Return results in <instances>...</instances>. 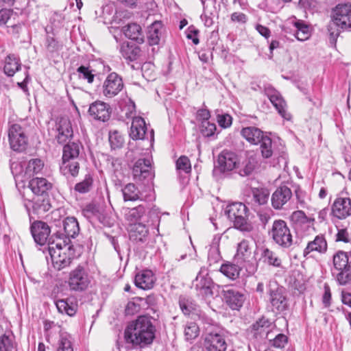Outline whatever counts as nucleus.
I'll return each mask as SVG.
<instances>
[{"instance_id": "16", "label": "nucleus", "mask_w": 351, "mask_h": 351, "mask_svg": "<svg viewBox=\"0 0 351 351\" xmlns=\"http://www.w3.org/2000/svg\"><path fill=\"white\" fill-rule=\"evenodd\" d=\"M56 138L60 143H66L73 137V131L70 120L66 117H60L56 123Z\"/></svg>"}, {"instance_id": "21", "label": "nucleus", "mask_w": 351, "mask_h": 351, "mask_svg": "<svg viewBox=\"0 0 351 351\" xmlns=\"http://www.w3.org/2000/svg\"><path fill=\"white\" fill-rule=\"evenodd\" d=\"M29 187L36 195L49 196L51 184L45 178H36L29 181Z\"/></svg>"}, {"instance_id": "47", "label": "nucleus", "mask_w": 351, "mask_h": 351, "mask_svg": "<svg viewBox=\"0 0 351 351\" xmlns=\"http://www.w3.org/2000/svg\"><path fill=\"white\" fill-rule=\"evenodd\" d=\"M89 66L81 65L76 69V74L80 80H86L88 84L94 82L95 75Z\"/></svg>"}, {"instance_id": "51", "label": "nucleus", "mask_w": 351, "mask_h": 351, "mask_svg": "<svg viewBox=\"0 0 351 351\" xmlns=\"http://www.w3.org/2000/svg\"><path fill=\"white\" fill-rule=\"evenodd\" d=\"M0 351H16L12 335H3L0 337Z\"/></svg>"}, {"instance_id": "49", "label": "nucleus", "mask_w": 351, "mask_h": 351, "mask_svg": "<svg viewBox=\"0 0 351 351\" xmlns=\"http://www.w3.org/2000/svg\"><path fill=\"white\" fill-rule=\"evenodd\" d=\"M44 167V163L39 158H34L28 162L26 167L25 174L31 176L34 174H37L41 171Z\"/></svg>"}, {"instance_id": "5", "label": "nucleus", "mask_w": 351, "mask_h": 351, "mask_svg": "<svg viewBox=\"0 0 351 351\" xmlns=\"http://www.w3.org/2000/svg\"><path fill=\"white\" fill-rule=\"evenodd\" d=\"M8 141L10 148L15 152H21L26 149L28 138L25 129L18 123H14L8 128Z\"/></svg>"}, {"instance_id": "53", "label": "nucleus", "mask_w": 351, "mask_h": 351, "mask_svg": "<svg viewBox=\"0 0 351 351\" xmlns=\"http://www.w3.org/2000/svg\"><path fill=\"white\" fill-rule=\"evenodd\" d=\"M109 142L112 149H118L123 145L124 138L118 131L114 130L109 133Z\"/></svg>"}, {"instance_id": "33", "label": "nucleus", "mask_w": 351, "mask_h": 351, "mask_svg": "<svg viewBox=\"0 0 351 351\" xmlns=\"http://www.w3.org/2000/svg\"><path fill=\"white\" fill-rule=\"evenodd\" d=\"M162 23L160 21H156L148 27L147 40L150 45H156L159 43Z\"/></svg>"}, {"instance_id": "56", "label": "nucleus", "mask_w": 351, "mask_h": 351, "mask_svg": "<svg viewBox=\"0 0 351 351\" xmlns=\"http://www.w3.org/2000/svg\"><path fill=\"white\" fill-rule=\"evenodd\" d=\"M216 129V125L214 123H210L209 121H204L201 123L200 131L204 136L209 137L213 136Z\"/></svg>"}, {"instance_id": "40", "label": "nucleus", "mask_w": 351, "mask_h": 351, "mask_svg": "<svg viewBox=\"0 0 351 351\" xmlns=\"http://www.w3.org/2000/svg\"><path fill=\"white\" fill-rule=\"evenodd\" d=\"M21 67L20 60L14 55L10 54L5 59L4 72L8 76H13Z\"/></svg>"}, {"instance_id": "28", "label": "nucleus", "mask_w": 351, "mask_h": 351, "mask_svg": "<svg viewBox=\"0 0 351 351\" xmlns=\"http://www.w3.org/2000/svg\"><path fill=\"white\" fill-rule=\"evenodd\" d=\"M141 50L136 45L128 42H123L120 45V53L124 58L130 61H134L141 56Z\"/></svg>"}, {"instance_id": "19", "label": "nucleus", "mask_w": 351, "mask_h": 351, "mask_svg": "<svg viewBox=\"0 0 351 351\" xmlns=\"http://www.w3.org/2000/svg\"><path fill=\"white\" fill-rule=\"evenodd\" d=\"M332 214L339 219L351 215V199H335L332 205Z\"/></svg>"}, {"instance_id": "45", "label": "nucleus", "mask_w": 351, "mask_h": 351, "mask_svg": "<svg viewBox=\"0 0 351 351\" xmlns=\"http://www.w3.org/2000/svg\"><path fill=\"white\" fill-rule=\"evenodd\" d=\"M57 351H73L72 337L70 334L64 331L60 332Z\"/></svg>"}, {"instance_id": "29", "label": "nucleus", "mask_w": 351, "mask_h": 351, "mask_svg": "<svg viewBox=\"0 0 351 351\" xmlns=\"http://www.w3.org/2000/svg\"><path fill=\"white\" fill-rule=\"evenodd\" d=\"M83 146L80 142H70L63 147L62 161L75 160L80 155Z\"/></svg>"}, {"instance_id": "58", "label": "nucleus", "mask_w": 351, "mask_h": 351, "mask_svg": "<svg viewBox=\"0 0 351 351\" xmlns=\"http://www.w3.org/2000/svg\"><path fill=\"white\" fill-rule=\"evenodd\" d=\"M176 168L186 173L190 171L191 167L189 159L186 156H180L176 161Z\"/></svg>"}, {"instance_id": "62", "label": "nucleus", "mask_w": 351, "mask_h": 351, "mask_svg": "<svg viewBox=\"0 0 351 351\" xmlns=\"http://www.w3.org/2000/svg\"><path fill=\"white\" fill-rule=\"evenodd\" d=\"M232 117L228 114H219L217 116V121L219 125L223 128H226L231 125L232 124Z\"/></svg>"}, {"instance_id": "12", "label": "nucleus", "mask_w": 351, "mask_h": 351, "mask_svg": "<svg viewBox=\"0 0 351 351\" xmlns=\"http://www.w3.org/2000/svg\"><path fill=\"white\" fill-rule=\"evenodd\" d=\"M132 174L136 181L152 180L154 177L149 159H138L134 165Z\"/></svg>"}, {"instance_id": "9", "label": "nucleus", "mask_w": 351, "mask_h": 351, "mask_svg": "<svg viewBox=\"0 0 351 351\" xmlns=\"http://www.w3.org/2000/svg\"><path fill=\"white\" fill-rule=\"evenodd\" d=\"M204 346L206 351H226L227 343L222 330H213L204 337Z\"/></svg>"}, {"instance_id": "57", "label": "nucleus", "mask_w": 351, "mask_h": 351, "mask_svg": "<svg viewBox=\"0 0 351 351\" xmlns=\"http://www.w3.org/2000/svg\"><path fill=\"white\" fill-rule=\"evenodd\" d=\"M337 232L336 234L335 241L337 242L342 241L349 243L351 241V234L346 228H339L337 227Z\"/></svg>"}, {"instance_id": "11", "label": "nucleus", "mask_w": 351, "mask_h": 351, "mask_svg": "<svg viewBox=\"0 0 351 351\" xmlns=\"http://www.w3.org/2000/svg\"><path fill=\"white\" fill-rule=\"evenodd\" d=\"M222 295L227 305L232 310H239L246 299L242 291L230 286L225 287Z\"/></svg>"}, {"instance_id": "59", "label": "nucleus", "mask_w": 351, "mask_h": 351, "mask_svg": "<svg viewBox=\"0 0 351 351\" xmlns=\"http://www.w3.org/2000/svg\"><path fill=\"white\" fill-rule=\"evenodd\" d=\"M288 337L282 333L278 332V334H276L275 338L274 339V343H272V346L278 348H284L285 346L287 343Z\"/></svg>"}, {"instance_id": "26", "label": "nucleus", "mask_w": 351, "mask_h": 351, "mask_svg": "<svg viewBox=\"0 0 351 351\" xmlns=\"http://www.w3.org/2000/svg\"><path fill=\"white\" fill-rule=\"evenodd\" d=\"M59 313L73 316L77 310V304L74 298L58 300L55 302Z\"/></svg>"}, {"instance_id": "37", "label": "nucleus", "mask_w": 351, "mask_h": 351, "mask_svg": "<svg viewBox=\"0 0 351 351\" xmlns=\"http://www.w3.org/2000/svg\"><path fill=\"white\" fill-rule=\"evenodd\" d=\"M296 30L295 32V38L300 41L306 40L311 36L310 27L303 21L295 19L293 22Z\"/></svg>"}, {"instance_id": "3", "label": "nucleus", "mask_w": 351, "mask_h": 351, "mask_svg": "<svg viewBox=\"0 0 351 351\" xmlns=\"http://www.w3.org/2000/svg\"><path fill=\"white\" fill-rule=\"evenodd\" d=\"M334 269L337 271L335 279L341 285L351 282V251H338L333 255Z\"/></svg>"}, {"instance_id": "23", "label": "nucleus", "mask_w": 351, "mask_h": 351, "mask_svg": "<svg viewBox=\"0 0 351 351\" xmlns=\"http://www.w3.org/2000/svg\"><path fill=\"white\" fill-rule=\"evenodd\" d=\"M155 280L156 278L151 270H143L136 275L134 282L137 287L146 290L153 287Z\"/></svg>"}, {"instance_id": "1", "label": "nucleus", "mask_w": 351, "mask_h": 351, "mask_svg": "<svg viewBox=\"0 0 351 351\" xmlns=\"http://www.w3.org/2000/svg\"><path fill=\"white\" fill-rule=\"evenodd\" d=\"M156 330L152 317L142 315L128 325L124 337L127 343L143 348L153 342Z\"/></svg>"}, {"instance_id": "7", "label": "nucleus", "mask_w": 351, "mask_h": 351, "mask_svg": "<svg viewBox=\"0 0 351 351\" xmlns=\"http://www.w3.org/2000/svg\"><path fill=\"white\" fill-rule=\"evenodd\" d=\"M90 283L87 272L83 267L79 265L70 273L69 286L71 290L83 291Z\"/></svg>"}, {"instance_id": "35", "label": "nucleus", "mask_w": 351, "mask_h": 351, "mask_svg": "<svg viewBox=\"0 0 351 351\" xmlns=\"http://www.w3.org/2000/svg\"><path fill=\"white\" fill-rule=\"evenodd\" d=\"M251 254L252 252L249 241L243 240L238 244L234 260L237 261V264H242L250 257Z\"/></svg>"}, {"instance_id": "41", "label": "nucleus", "mask_w": 351, "mask_h": 351, "mask_svg": "<svg viewBox=\"0 0 351 351\" xmlns=\"http://www.w3.org/2000/svg\"><path fill=\"white\" fill-rule=\"evenodd\" d=\"M105 210V206L99 202H93L85 206L83 208L84 215L90 217L91 216H95L99 219L103 215Z\"/></svg>"}, {"instance_id": "18", "label": "nucleus", "mask_w": 351, "mask_h": 351, "mask_svg": "<svg viewBox=\"0 0 351 351\" xmlns=\"http://www.w3.org/2000/svg\"><path fill=\"white\" fill-rule=\"evenodd\" d=\"M32 235L35 242L40 245H44L49 239L50 228L49 226L41 221H34L30 227Z\"/></svg>"}, {"instance_id": "48", "label": "nucleus", "mask_w": 351, "mask_h": 351, "mask_svg": "<svg viewBox=\"0 0 351 351\" xmlns=\"http://www.w3.org/2000/svg\"><path fill=\"white\" fill-rule=\"evenodd\" d=\"M341 28L339 23L335 20V18L332 16L331 21L329 22L328 25V32L329 33V39L330 42L332 44H335L336 40L339 36Z\"/></svg>"}, {"instance_id": "13", "label": "nucleus", "mask_w": 351, "mask_h": 351, "mask_svg": "<svg viewBox=\"0 0 351 351\" xmlns=\"http://www.w3.org/2000/svg\"><path fill=\"white\" fill-rule=\"evenodd\" d=\"M130 136L133 140L150 139L154 141V130L147 132V126L145 120L141 117H135L132 119V125L130 131Z\"/></svg>"}, {"instance_id": "54", "label": "nucleus", "mask_w": 351, "mask_h": 351, "mask_svg": "<svg viewBox=\"0 0 351 351\" xmlns=\"http://www.w3.org/2000/svg\"><path fill=\"white\" fill-rule=\"evenodd\" d=\"M199 327L195 322L188 323L184 328V336L187 341L193 340L199 335Z\"/></svg>"}, {"instance_id": "24", "label": "nucleus", "mask_w": 351, "mask_h": 351, "mask_svg": "<svg viewBox=\"0 0 351 351\" xmlns=\"http://www.w3.org/2000/svg\"><path fill=\"white\" fill-rule=\"evenodd\" d=\"M247 208L244 204L234 202L227 205L225 213L230 219L234 221L247 217Z\"/></svg>"}, {"instance_id": "27", "label": "nucleus", "mask_w": 351, "mask_h": 351, "mask_svg": "<svg viewBox=\"0 0 351 351\" xmlns=\"http://www.w3.org/2000/svg\"><path fill=\"white\" fill-rule=\"evenodd\" d=\"M123 33L125 36L129 39L136 41L138 43L144 42V36L142 32L141 27L136 23H132L124 26Z\"/></svg>"}, {"instance_id": "22", "label": "nucleus", "mask_w": 351, "mask_h": 351, "mask_svg": "<svg viewBox=\"0 0 351 351\" xmlns=\"http://www.w3.org/2000/svg\"><path fill=\"white\" fill-rule=\"evenodd\" d=\"M149 230L145 225L138 223L130 224V239L136 243H143L148 238Z\"/></svg>"}, {"instance_id": "55", "label": "nucleus", "mask_w": 351, "mask_h": 351, "mask_svg": "<svg viewBox=\"0 0 351 351\" xmlns=\"http://www.w3.org/2000/svg\"><path fill=\"white\" fill-rule=\"evenodd\" d=\"M234 226L237 229L243 232L249 233L254 230L253 225L247 221L246 217L234 220Z\"/></svg>"}, {"instance_id": "10", "label": "nucleus", "mask_w": 351, "mask_h": 351, "mask_svg": "<svg viewBox=\"0 0 351 351\" xmlns=\"http://www.w3.org/2000/svg\"><path fill=\"white\" fill-rule=\"evenodd\" d=\"M193 286L198 295L206 298L213 295L215 285L207 273L200 271L193 280Z\"/></svg>"}, {"instance_id": "17", "label": "nucleus", "mask_w": 351, "mask_h": 351, "mask_svg": "<svg viewBox=\"0 0 351 351\" xmlns=\"http://www.w3.org/2000/svg\"><path fill=\"white\" fill-rule=\"evenodd\" d=\"M265 94L282 117L289 120L291 116L286 110L287 104L280 93L274 88H267L265 90Z\"/></svg>"}, {"instance_id": "50", "label": "nucleus", "mask_w": 351, "mask_h": 351, "mask_svg": "<svg viewBox=\"0 0 351 351\" xmlns=\"http://www.w3.org/2000/svg\"><path fill=\"white\" fill-rule=\"evenodd\" d=\"M258 144H260V149L262 156L265 158H269L271 157L273 154L271 139L269 137L265 136Z\"/></svg>"}, {"instance_id": "60", "label": "nucleus", "mask_w": 351, "mask_h": 351, "mask_svg": "<svg viewBox=\"0 0 351 351\" xmlns=\"http://www.w3.org/2000/svg\"><path fill=\"white\" fill-rule=\"evenodd\" d=\"M136 188L134 184H128L122 189L123 197H138V195L136 193Z\"/></svg>"}, {"instance_id": "25", "label": "nucleus", "mask_w": 351, "mask_h": 351, "mask_svg": "<svg viewBox=\"0 0 351 351\" xmlns=\"http://www.w3.org/2000/svg\"><path fill=\"white\" fill-rule=\"evenodd\" d=\"M62 223L65 237H61V239L66 240V243H69V238H74L79 233L80 228L78 222L75 217H68L62 220Z\"/></svg>"}, {"instance_id": "43", "label": "nucleus", "mask_w": 351, "mask_h": 351, "mask_svg": "<svg viewBox=\"0 0 351 351\" xmlns=\"http://www.w3.org/2000/svg\"><path fill=\"white\" fill-rule=\"evenodd\" d=\"M243 195L250 197H268L269 192L267 189L263 187H255L247 184L243 189Z\"/></svg>"}, {"instance_id": "52", "label": "nucleus", "mask_w": 351, "mask_h": 351, "mask_svg": "<svg viewBox=\"0 0 351 351\" xmlns=\"http://www.w3.org/2000/svg\"><path fill=\"white\" fill-rule=\"evenodd\" d=\"M145 303V299L142 298H134L130 301L125 308V312L128 315H134L141 310V305Z\"/></svg>"}, {"instance_id": "31", "label": "nucleus", "mask_w": 351, "mask_h": 351, "mask_svg": "<svg viewBox=\"0 0 351 351\" xmlns=\"http://www.w3.org/2000/svg\"><path fill=\"white\" fill-rule=\"evenodd\" d=\"M293 191L295 193L296 197H300L303 195V192L298 186L291 185V187H289L283 184L276 189L271 197H291Z\"/></svg>"}, {"instance_id": "6", "label": "nucleus", "mask_w": 351, "mask_h": 351, "mask_svg": "<svg viewBox=\"0 0 351 351\" xmlns=\"http://www.w3.org/2000/svg\"><path fill=\"white\" fill-rule=\"evenodd\" d=\"M268 293L269 295V300L273 312L281 313L287 310L288 308V302L285 290L283 287L270 284Z\"/></svg>"}, {"instance_id": "32", "label": "nucleus", "mask_w": 351, "mask_h": 351, "mask_svg": "<svg viewBox=\"0 0 351 351\" xmlns=\"http://www.w3.org/2000/svg\"><path fill=\"white\" fill-rule=\"evenodd\" d=\"M327 250V243L323 236H317L312 241L308 242L304 250V256H306L311 252L324 253Z\"/></svg>"}, {"instance_id": "34", "label": "nucleus", "mask_w": 351, "mask_h": 351, "mask_svg": "<svg viewBox=\"0 0 351 351\" xmlns=\"http://www.w3.org/2000/svg\"><path fill=\"white\" fill-rule=\"evenodd\" d=\"M260 261L275 267L281 266V259L277 256L276 253L267 247H262Z\"/></svg>"}, {"instance_id": "36", "label": "nucleus", "mask_w": 351, "mask_h": 351, "mask_svg": "<svg viewBox=\"0 0 351 351\" xmlns=\"http://www.w3.org/2000/svg\"><path fill=\"white\" fill-rule=\"evenodd\" d=\"M270 328H272V324L268 319L262 318L252 325V332L256 338L263 339Z\"/></svg>"}, {"instance_id": "44", "label": "nucleus", "mask_w": 351, "mask_h": 351, "mask_svg": "<svg viewBox=\"0 0 351 351\" xmlns=\"http://www.w3.org/2000/svg\"><path fill=\"white\" fill-rule=\"evenodd\" d=\"M80 169L79 162L75 160H68L62 161L60 166V171L64 176H72L73 177L78 174Z\"/></svg>"}, {"instance_id": "64", "label": "nucleus", "mask_w": 351, "mask_h": 351, "mask_svg": "<svg viewBox=\"0 0 351 351\" xmlns=\"http://www.w3.org/2000/svg\"><path fill=\"white\" fill-rule=\"evenodd\" d=\"M255 168V162L254 159H248L243 169L241 170V174L242 176L250 175Z\"/></svg>"}, {"instance_id": "30", "label": "nucleus", "mask_w": 351, "mask_h": 351, "mask_svg": "<svg viewBox=\"0 0 351 351\" xmlns=\"http://www.w3.org/2000/svg\"><path fill=\"white\" fill-rule=\"evenodd\" d=\"M241 135L248 142L257 145L265 136L263 132L255 127H247L242 129Z\"/></svg>"}, {"instance_id": "15", "label": "nucleus", "mask_w": 351, "mask_h": 351, "mask_svg": "<svg viewBox=\"0 0 351 351\" xmlns=\"http://www.w3.org/2000/svg\"><path fill=\"white\" fill-rule=\"evenodd\" d=\"M111 112L110 105L101 101H96L92 103L88 108L89 115L93 119L102 122L109 120Z\"/></svg>"}, {"instance_id": "39", "label": "nucleus", "mask_w": 351, "mask_h": 351, "mask_svg": "<svg viewBox=\"0 0 351 351\" xmlns=\"http://www.w3.org/2000/svg\"><path fill=\"white\" fill-rule=\"evenodd\" d=\"M26 206H32L33 211L38 215L46 213L51 207L49 199H29V202L26 204Z\"/></svg>"}, {"instance_id": "8", "label": "nucleus", "mask_w": 351, "mask_h": 351, "mask_svg": "<svg viewBox=\"0 0 351 351\" xmlns=\"http://www.w3.org/2000/svg\"><path fill=\"white\" fill-rule=\"evenodd\" d=\"M122 77L117 73H110L104 80L102 85V94L106 98L117 96L123 88Z\"/></svg>"}, {"instance_id": "14", "label": "nucleus", "mask_w": 351, "mask_h": 351, "mask_svg": "<svg viewBox=\"0 0 351 351\" xmlns=\"http://www.w3.org/2000/svg\"><path fill=\"white\" fill-rule=\"evenodd\" d=\"M332 16L339 23L343 30L351 28V4H338L332 10Z\"/></svg>"}, {"instance_id": "20", "label": "nucleus", "mask_w": 351, "mask_h": 351, "mask_svg": "<svg viewBox=\"0 0 351 351\" xmlns=\"http://www.w3.org/2000/svg\"><path fill=\"white\" fill-rule=\"evenodd\" d=\"M217 162L219 167L221 171H232L236 167L238 158L235 153L228 150H223L219 155Z\"/></svg>"}, {"instance_id": "42", "label": "nucleus", "mask_w": 351, "mask_h": 351, "mask_svg": "<svg viewBox=\"0 0 351 351\" xmlns=\"http://www.w3.org/2000/svg\"><path fill=\"white\" fill-rule=\"evenodd\" d=\"M145 213V209L142 205H138L132 208H124L125 219L131 223H136V222L142 217Z\"/></svg>"}, {"instance_id": "46", "label": "nucleus", "mask_w": 351, "mask_h": 351, "mask_svg": "<svg viewBox=\"0 0 351 351\" xmlns=\"http://www.w3.org/2000/svg\"><path fill=\"white\" fill-rule=\"evenodd\" d=\"M240 271V267L230 263L223 264L220 268V271L232 280H234L239 277Z\"/></svg>"}, {"instance_id": "61", "label": "nucleus", "mask_w": 351, "mask_h": 351, "mask_svg": "<svg viewBox=\"0 0 351 351\" xmlns=\"http://www.w3.org/2000/svg\"><path fill=\"white\" fill-rule=\"evenodd\" d=\"M92 180L90 178H86L84 181L77 184L75 189L80 193L88 192L91 186Z\"/></svg>"}, {"instance_id": "63", "label": "nucleus", "mask_w": 351, "mask_h": 351, "mask_svg": "<svg viewBox=\"0 0 351 351\" xmlns=\"http://www.w3.org/2000/svg\"><path fill=\"white\" fill-rule=\"evenodd\" d=\"M230 20L233 23L244 24L247 22V17L245 14L242 12H235L231 14Z\"/></svg>"}, {"instance_id": "2", "label": "nucleus", "mask_w": 351, "mask_h": 351, "mask_svg": "<svg viewBox=\"0 0 351 351\" xmlns=\"http://www.w3.org/2000/svg\"><path fill=\"white\" fill-rule=\"evenodd\" d=\"M48 251L55 269L61 270L68 267L73 258V248L66 240L56 235V238H49Z\"/></svg>"}, {"instance_id": "4", "label": "nucleus", "mask_w": 351, "mask_h": 351, "mask_svg": "<svg viewBox=\"0 0 351 351\" xmlns=\"http://www.w3.org/2000/svg\"><path fill=\"white\" fill-rule=\"evenodd\" d=\"M269 235L277 245L283 248H289L293 244L291 230L284 220H275L269 231Z\"/></svg>"}, {"instance_id": "38", "label": "nucleus", "mask_w": 351, "mask_h": 351, "mask_svg": "<svg viewBox=\"0 0 351 351\" xmlns=\"http://www.w3.org/2000/svg\"><path fill=\"white\" fill-rule=\"evenodd\" d=\"M290 219L295 228H302L305 225L309 226L313 225L314 221L313 219L308 217L302 210L294 211L291 215Z\"/></svg>"}]
</instances>
